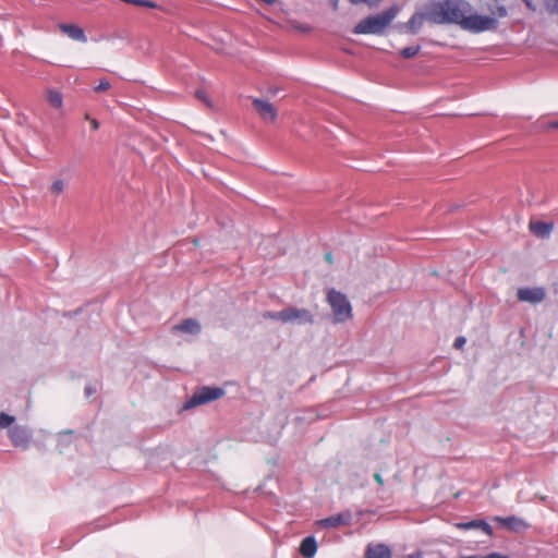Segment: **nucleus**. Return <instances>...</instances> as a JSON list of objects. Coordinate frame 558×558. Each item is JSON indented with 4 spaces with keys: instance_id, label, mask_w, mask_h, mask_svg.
Returning <instances> with one entry per match:
<instances>
[{
    "instance_id": "obj_23",
    "label": "nucleus",
    "mask_w": 558,
    "mask_h": 558,
    "mask_svg": "<svg viewBox=\"0 0 558 558\" xmlns=\"http://www.w3.org/2000/svg\"><path fill=\"white\" fill-rule=\"evenodd\" d=\"M263 317L265 319H272V320H280L283 323V310L282 311H279V312H265L263 314Z\"/></svg>"
},
{
    "instance_id": "obj_8",
    "label": "nucleus",
    "mask_w": 558,
    "mask_h": 558,
    "mask_svg": "<svg viewBox=\"0 0 558 558\" xmlns=\"http://www.w3.org/2000/svg\"><path fill=\"white\" fill-rule=\"evenodd\" d=\"M517 295L522 302L541 303L545 299L546 292L544 288H521Z\"/></svg>"
},
{
    "instance_id": "obj_20",
    "label": "nucleus",
    "mask_w": 558,
    "mask_h": 558,
    "mask_svg": "<svg viewBox=\"0 0 558 558\" xmlns=\"http://www.w3.org/2000/svg\"><path fill=\"white\" fill-rule=\"evenodd\" d=\"M289 23H290L291 27H293L294 29L300 31L302 33H308L312 31V27L308 24L300 23L295 19H289Z\"/></svg>"
},
{
    "instance_id": "obj_5",
    "label": "nucleus",
    "mask_w": 558,
    "mask_h": 558,
    "mask_svg": "<svg viewBox=\"0 0 558 558\" xmlns=\"http://www.w3.org/2000/svg\"><path fill=\"white\" fill-rule=\"evenodd\" d=\"M283 323L296 320L301 324H312L314 322L312 313L305 308H286L283 310Z\"/></svg>"
},
{
    "instance_id": "obj_34",
    "label": "nucleus",
    "mask_w": 558,
    "mask_h": 558,
    "mask_svg": "<svg viewBox=\"0 0 558 558\" xmlns=\"http://www.w3.org/2000/svg\"><path fill=\"white\" fill-rule=\"evenodd\" d=\"M557 128H558V122L548 123V129H557Z\"/></svg>"
},
{
    "instance_id": "obj_21",
    "label": "nucleus",
    "mask_w": 558,
    "mask_h": 558,
    "mask_svg": "<svg viewBox=\"0 0 558 558\" xmlns=\"http://www.w3.org/2000/svg\"><path fill=\"white\" fill-rule=\"evenodd\" d=\"M421 50L420 46H413V47H405L400 51V54L404 59H411L414 58Z\"/></svg>"
},
{
    "instance_id": "obj_19",
    "label": "nucleus",
    "mask_w": 558,
    "mask_h": 558,
    "mask_svg": "<svg viewBox=\"0 0 558 558\" xmlns=\"http://www.w3.org/2000/svg\"><path fill=\"white\" fill-rule=\"evenodd\" d=\"M66 187V182L63 179H56L50 185V192L54 196L61 195Z\"/></svg>"
},
{
    "instance_id": "obj_12",
    "label": "nucleus",
    "mask_w": 558,
    "mask_h": 558,
    "mask_svg": "<svg viewBox=\"0 0 558 558\" xmlns=\"http://www.w3.org/2000/svg\"><path fill=\"white\" fill-rule=\"evenodd\" d=\"M349 520H350V514L344 515V514L339 513V514L331 515L326 519L317 521V525L325 527V529H331V527H337L340 525H345L349 523Z\"/></svg>"
},
{
    "instance_id": "obj_1",
    "label": "nucleus",
    "mask_w": 558,
    "mask_h": 558,
    "mask_svg": "<svg viewBox=\"0 0 558 558\" xmlns=\"http://www.w3.org/2000/svg\"><path fill=\"white\" fill-rule=\"evenodd\" d=\"M508 10L499 2H486L478 9L470 2H434L425 13L414 14L408 22V29L415 34L426 20L433 24H456L461 29L478 34L494 32L499 20L507 16Z\"/></svg>"
},
{
    "instance_id": "obj_4",
    "label": "nucleus",
    "mask_w": 558,
    "mask_h": 558,
    "mask_svg": "<svg viewBox=\"0 0 558 558\" xmlns=\"http://www.w3.org/2000/svg\"><path fill=\"white\" fill-rule=\"evenodd\" d=\"M225 390L219 387H202L198 389L192 398L186 402L185 408L190 409L193 407H197L204 403H208L215 401L221 397H223Z\"/></svg>"
},
{
    "instance_id": "obj_13",
    "label": "nucleus",
    "mask_w": 558,
    "mask_h": 558,
    "mask_svg": "<svg viewBox=\"0 0 558 558\" xmlns=\"http://www.w3.org/2000/svg\"><path fill=\"white\" fill-rule=\"evenodd\" d=\"M201 324L194 318H186L180 324L173 326L174 331L186 332L191 335H197L201 332Z\"/></svg>"
},
{
    "instance_id": "obj_22",
    "label": "nucleus",
    "mask_w": 558,
    "mask_h": 558,
    "mask_svg": "<svg viewBox=\"0 0 558 558\" xmlns=\"http://www.w3.org/2000/svg\"><path fill=\"white\" fill-rule=\"evenodd\" d=\"M14 421V416H11L4 412H0V428L9 427Z\"/></svg>"
},
{
    "instance_id": "obj_35",
    "label": "nucleus",
    "mask_w": 558,
    "mask_h": 558,
    "mask_svg": "<svg viewBox=\"0 0 558 558\" xmlns=\"http://www.w3.org/2000/svg\"><path fill=\"white\" fill-rule=\"evenodd\" d=\"M338 2H333V10H337Z\"/></svg>"
},
{
    "instance_id": "obj_16",
    "label": "nucleus",
    "mask_w": 558,
    "mask_h": 558,
    "mask_svg": "<svg viewBox=\"0 0 558 558\" xmlns=\"http://www.w3.org/2000/svg\"><path fill=\"white\" fill-rule=\"evenodd\" d=\"M539 12L544 15V19H548L558 26V2H543Z\"/></svg>"
},
{
    "instance_id": "obj_28",
    "label": "nucleus",
    "mask_w": 558,
    "mask_h": 558,
    "mask_svg": "<svg viewBox=\"0 0 558 558\" xmlns=\"http://www.w3.org/2000/svg\"><path fill=\"white\" fill-rule=\"evenodd\" d=\"M482 558H508V556L501 555L499 553H490L486 556H482Z\"/></svg>"
},
{
    "instance_id": "obj_3",
    "label": "nucleus",
    "mask_w": 558,
    "mask_h": 558,
    "mask_svg": "<svg viewBox=\"0 0 558 558\" xmlns=\"http://www.w3.org/2000/svg\"><path fill=\"white\" fill-rule=\"evenodd\" d=\"M327 302L335 323H344L352 318V306L343 293L331 289L327 294Z\"/></svg>"
},
{
    "instance_id": "obj_24",
    "label": "nucleus",
    "mask_w": 558,
    "mask_h": 558,
    "mask_svg": "<svg viewBox=\"0 0 558 558\" xmlns=\"http://www.w3.org/2000/svg\"><path fill=\"white\" fill-rule=\"evenodd\" d=\"M195 96L199 100L204 101L207 106H209V107L211 106L209 97L205 90H202V89L196 90Z\"/></svg>"
},
{
    "instance_id": "obj_14",
    "label": "nucleus",
    "mask_w": 558,
    "mask_h": 558,
    "mask_svg": "<svg viewBox=\"0 0 558 558\" xmlns=\"http://www.w3.org/2000/svg\"><path fill=\"white\" fill-rule=\"evenodd\" d=\"M554 225L544 221H531L529 223L530 231L538 238H547L553 231Z\"/></svg>"
},
{
    "instance_id": "obj_25",
    "label": "nucleus",
    "mask_w": 558,
    "mask_h": 558,
    "mask_svg": "<svg viewBox=\"0 0 558 558\" xmlns=\"http://www.w3.org/2000/svg\"><path fill=\"white\" fill-rule=\"evenodd\" d=\"M110 83L107 80H101L99 84L95 87V92L100 93L110 88Z\"/></svg>"
},
{
    "instance_id": "obj_10",
    "label": "nucleus",
    "mask_w": 558,
    "mask_h": 558,
    "mask_svg": "<svg viewBox=\"0 0 558 558\" xmlns=\"http://www.w3.org/2000/svg\"><path fill=\"white\" fill-rule=\"evenodd\" d=\"M365 558H391V550L385 544H369L365 551Z\"/></svg>"
},
{
    "instance_id": "obj_29",
    "label": "nucleus",
    "mask_w": 558,
    "mask_h": 558,
    "mask_svg": "<svg viewBox=\"0 0 558 558\" xmlns=\"http://www.w3.org/2000/svg\"><path fill=\"white\" fill-rule=\"evenodd\" d=\"M525 4H526V8L532 12H536L538 10L536 2H525Z\"/></svg>"
},
{
    "instance_id": "obj_33",
    "label": "nucleus",
    "mask_w": 558,
    "mask_h": 558,
    "mask_svg": "<svg viewBox=\"0 0 558 558\" xmlns=\"http://www.w3.org/2000/svg\"><path fill=\"white\" fill-rule=\"evenodd\" d=\"M90 124H92V128H93L94 130H98V128H99V123H98V121H97V120L92 119V120H90Z\"/></svg>"
},
{
    "instance_id": "obj_11",
    "label": "nucleus",
    "mask_w": 558,
    "mask_h": 558,
    "mask_svg": "<svg viewBox=\"0 0 558 558\" xmlns=\"http://www.w3.org/2000/svg\"><path fill=\"white\" fill-rule=\"evenodd\" d=\"M60 31L73 40L86 43L84 31L75 24H60Z\"/></svg>"
},
{
    "instance_id": "obj_18",
    "label": "nucleus",
    "mask_w": 558,
    "mask_h": 558,
    "mask_svg": "<svg viewBox=\"0 0 558 558\" xmlns=\"http://www.w3.org/2000/svg\"><path fill=\"white\" fill-rule=\"evenodd\" d=\"M46 99L49 102V105L56 109L62 108L63 105V97L62 94L56 89H47L46 90Z\"/></svg>"
},
{
    "instance_id": "obj_30",
    "label": "nucleus",
    "mask_w": 558,
    "mask_h": 558,
    "mask_svg": "<svg viewBox=\"0 0 558 558\" xmlns=\"http://www.w3.org/2000/svg\"><path fill=\"white\" fill-rule=\"evenodd\" d=\"M374 480L376 481V483L380 486L384 485V478L383 476L380 475V473H375L374 474Z\"/></svg>"
},
{
    "instance_id": "obj_32",
    "label": "nucleus",
    "mask_w": 558,
    "mask_h": 558,
    "mask_svg": "<svg viewBox=\"0 0 558 558\" xmlns=\"http://www.w3.org/2000/svg\"><path fill=\"white\" fill-rule=\"evenodd\" d=\"M405 558H423L422 553H414L411 555H408Z\"/></svg>"
},
{
    "instance_id": "obj_27",
    "label": "nucleus",
    "mask_w": 558,
    "mask_h": 558,
    "mask_svg": "<svg viewBox=\"0 0 558 558\" xmlns=\"http://www.w3.org/2000/svg\"><path fill=\"white\" fill-rule=\"evenodd\" d=\"M466 342V339L464 337H458L456 338L454 342H453V347L456 349H462L464 347Z\"/></svg>"
},
{
    "instance_id": "obj_6",
    "label": "nucleus",
    "mask_w": 558,
    "mask_h": 558,
    "mask_svg": "<svg viewBox=\"0 0 558 558\" xmlns=\"http://www.w3.org/2000/svg\"><path fill=\"white\" fill-rule=\"evenodd\" d=\"M9 437L13 446L26 449L29 445L31 434L27 428L23 426H13L9 429Z\"/></svg>"
},
{
    "instance_id": "obj_9",
    "label": "nucleus",
    "mask_w": 558,
    "mask_h": 558,
    "mask_svg": "<svg viewBox=\"0 0 558 558\" xmlns=\"http://www.w3.org/2000/svg\"><path fill=\"white\" fill-rule=\"evenodd\" d=\"M494 521L512 532H521L529 529L530 526L523 519L518 518L515 515L506 518L495 517Z\"/></svg>"
},
{
    "instance_id": "obj_15",
    "label": "nucleus",
    "mask_w": 558,
    "mask_h": 558,
    "mask_svg": "<svg viewBox=\"0 0 558 558\" xmlns=\"http://www.w3.org/2000/svg\"><path fill=\"white\" fill-rule=\"evenodd\" d=\"M454 526L460 530L481 529L488 536L493 535L490 525L483 520H472L470 522H459Z\"/></svg>"
},
{
    "instance_id": "obj_26",
    "label": "nucleus",
    "mask_w": 558,
    "mask_h": 558,
    "mask_svg": "<svg viewBox=\"0 0 558 558\" xmlns=\"http://www.w3.org/2000/svg\"><path fill=\"white\" fill-rule=\"evenodd\" d=\"M134 3L138 4V5H143V7L149 8V9L163 10V8L158 4V2H134Z\"/></svg>"
},
{
    "instance_id": "obj_17",
    "label": "nucleus",
    "mask_w": 558,
    "mask_h": 558,
    "mask_svg": "<svg viewBox=\"0 0 558 558\" xmlns=\"http://www.w3.org/2000/svg\"><path fill=\"white\" fill-rule=\"evenodd\" d=\"M317 550V543L313 536L305 537L300 546V553L305 558H312Z\"/></svg>"
},
{
    "instance_id": "obj_31",
    "label": "nucleus",
    "mask_w": 558,
    "mask_h": 558,
    "mask_svg": "<svg viewBox=\"0 0 558 558\" xmlns=\"http://www.w3.org/2000/svg\"><path fill=\"white\" fill-rule=\"evenodd\" d=\"M325 259L328 264H332L333 263V256L330 252H327L325 253Z\"/></svg>"
},
{
    "instance_id": "obj_2",
    "label": "nucleus",
    "mask_w": 558,
    "mask_h": 558,
    "mask_svg": "<svg viewBox=\"0 0 558 558\" xmlns=\"http://www.w3.org/2000/svg\"><path fill=\"white\" fill-rule=\"evenodd\" d=\"M399 13L397 5L390 7L388 10L367 16L361 20L353 28L354 34H381L391 24Z\"/></svg>"
},
{
    "instance_id": "obj_7",
    "label": "nucleus",
    "mask_w": 558,
    "mask_h": 558,
    "mask_svg": "<svg viewBox=\"0 0 558 558\" xmlns=\"http://www.w3.org/2000/svg\"><path fill=\"white\" fill-rule=\"evenodd\" d=\"M253 106L263 120L268 122L276 121L277 109L271 102L262 99H254Z\"/></svg>"
}]
</instances>
